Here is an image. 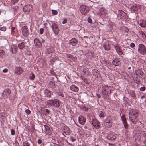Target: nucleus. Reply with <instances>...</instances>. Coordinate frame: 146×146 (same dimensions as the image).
Returning <instances> with one entry per match:
<instances>
[{"mask_svg":"<svg viewBox=\"0 0 146 146\" xmlns=\"http://www.w3.org/2000/svg\"><path fill=\"white\" fill-rule=\"evenodd\" d=\"M138 113L131 111L129 113V120L133 124H135L137 123L136 119L138 117Z\"/></svg>","mask_w":146,"mask_h":146,"instance_id":"f257e3e1","label":"nucleus"},{"mask_svg":"<svg viewBox=\"0 0 146 146\" xmlns=\"http://www.w3.org/2000/svg\"><path fill=\"white\" fill-rule=\"evenodd\" d=\"M101 89L102 94L106 95L109 96L111 92V87L108 85L103 86Z\"/></svg>","mask_w":146,"mask_h":146,"instance_id":"f03ea898","label":"nucleus"},{"mask_svg":"<svg viewBox=\"0 0 146 146\" xmlns=\"http://www.w3.org/2000/svg\"><path fill=\"white\" fill-rule=\"evenodd\" d=\"M47 103L48 105L56 107H59L60 104V101L57 99L48 100L47 102Z\"/></svg>","mask_w":146,"mask_h":146,"instance_id":"7ed1b4c3","label":"nucleus"},{"mask_svg":"<svg viewBox=\"0 0 146 146\" xmlns=\"http://www.w3.org/2000/svg\"><path fill=\"white\" fill-rule=\"evenodd\" d=\"M138 52L143 55L146 54V48L144 45L139 44L138 46Z\"/></svg>","mask_w":146,"mask_h":146,"instance_id":"20e7f679","label":"nucleus"},{"mask_svg":"<svg viewBox=\"0 0 146 146\" xmlns=\"http://www.w3.org/2000/svg\"><path fill=\"white\" fill-rule=\"evenodd\" d=\"M80 11L82 14L86 15L88 13L89 9L87 6L82 5L80 7Z\"/></svg>","mask_w":146,"mask_h":146,"instance_id":"39448f33","label":"nucleus"},{"mask_svg":"<svg viewBox=\"0 0 146 146\" xmlns=\"http://www.w3.org/2000/svg\"><path fill=\"white\" fill-rule=\"evenodd\" d=\"M104 125L107 128H110L112 125V121L111 118L110 117H108L104 121Z\"/></svg>","mask_w":146,"mask_h":146,"instance_id":"423d86ee","label":"nucleus"},{"mask_svg":"<svg viewBox=\"0 0 146 146\" xmlns=\"http://www.w3.org/2000/svg\"><path fill=\"white\" fill-rule=\"evenodd\" d=\"M11 90L10 89L7 88L5 89L2 93L1 96V98L4 99L7 98L11 93Z\"/></svg>","mask_w":146,"mask_h":146,"instance_id":"0eeeda50","label":"nucleus"},{"mask_svg":"<svg viewBox=\"0 0 146 146\" xmlns=\"http://www.w3.org/2000/svg\"><path fill=\"white\" fill-rule=\"evenodd\" d=\"M97 14L100 17L103 18L105 17L106 15V10L102 8L99 10L97 13Z\"/></svg>","mask_w":146,"mask_h":146,"instance_id":"6e6552de","label":"nucleus"},{"mask_svg":"<svg viewBox=\"0 0 146 146\" xmlns=\"http://www.w3.org/2000/svg\"><path fill=\"white\" fill-rule=\"evenodd\" d=\"M51 28L55 34L57 35L59 34L60 30L58 27L57 24L55 23H52L51 25Z\"/></svg>","mask_w":146,"mask_h":146,"instance_id":"1a4fd4ad","label":"nucleus"},{"mask_svg":"<svg viewBox=\"0 0 146 146\" xmlns=\"http://www.w3.org/2000/svg\"><path fill=\"white\" fill-rule=\"evenodd\" d=\"M92 123L93 126L96 129H98L100 128V123L96 119H93Z\"/></svg>","mask_w":146,"mask_h":146,"instance_id":"9d476101","label":"nucleus"},{"mask_svg":"<svg viewBox=\"0 0 146 146\" xmlns=\"http://www.w3.org/2000/svg\"><path fill=\"white\" fill-rule=\"evenodd\" d=\"M114 48L119 55H120L123 54L121 46L119 44H115L114 45Z\"/></svg>","mask_w":146,"mask_h":146,"instance_id":"9b49d317","label":"nucleus"},{"mask_svg":"<svg viewBox=\"0 0 146 146\" xmlns=\"http://www.w3.org/2000/svg\"><path fill=\"white\" fill-rule=\"evenodd\" d=\"M140 9V6L139 5L135 4L132 6L131 8V12L134 13L135 11H138Z\"/></svg>","mask_w":146,"mask_h":146,"instance_id":"f8f14e48","label":"nucleus"},{"mask_svg":"<svg viewBox=\"0 0 146 146\" xmlns=\"http://www.w3.org/2000/svg\"><path fill=\"white\" fill-rule=\"evenodd\" d=\"M118 16L120 19H125L126 18L127 15L122 10H119Z\"/></svg>","mask_w":146,"mask_h":146,"instance_id":"ddd939ff","label":"nucleus"},{"mask_svg":"<svg viewBox=\"0 0 146 146\" xmlns=\"http://www.w3.org/2000/svg\"><path fill=\"white\" fill-rule=\"evenodd\" d=\"M33 9V8L31 5H27L24 7L23 11L24 12L28 13L32 11Z\"/></svg>","mask_w":146,"mask_h":146,"instance_id":"4468645a","label":"nucleus"},{"mask_svg":"<svg viewBox=\"0 0 146 146\" xmlns=\"http://www.w3.org/2000/svg\"><path fill=\"white\" fill-rule=\"evenodd\" d=\"M22 31L23 35L25 37H27L29 33L27 27L26 26L23 27L22 28Z\"/></svg>","mask_w":146,"mask_h":146,"instance_id":"2eb2a0df","label":"nucleus"},{"mask_svg":"<svg viewBox=\"0 0 146 146\" xmlns=\"http://www.w3.org/2000/svg\"><path fill=\"white\" fill-rule=\"evenodd\" d=\"M14 71L15 74L20 75L22 73L23 70L21 67H15Z\"/></svg>","mask_w":146,"mask_h":146,"instance_id":"dca6fc26","label":"nucleus"},{"mask_svg":"<svg viewBox=\"0 0 146 146\" xmlns=\"http://www.w3.org/2000/svg\"><path fill=\"white\" fill-rule=\"evenodd\" d=\"M107 138L109 140L114 141L116 139V137L112 133H109L106 136Z\"/></svg>","mask_w":146,"mask_h":146,"instance_id":"f3484780","label":"nucleus"},{"mask_svg":"<svg viewBox=\"0 0 146 146\" xmlns=\"http://www.w3.org/2000/svg\"><path fill=\"white\" fill-rule=\"evenodd\" d=\"M103 47L104 49L106 50H110L111 48V46L109 42H104L103 44Z\"/></svg>","mask_w":146,"mask_h":146,"instance_id":"a211bd4d","label":"nucleus"},{"mask_svg":"<svg viewBox=\"0 0 146 146\" xmlns=\"http://www.w3.org/2000/svg\"><path fill=\"white\" fill-rule=\"evenodd\" d=\"M79 123L83 125L86 121V118L82 116H80L78 118Z\"/></svg>","mask_w":146,"mask_h":146,"instance_id":"6ab92c4d","label":"nucleus"},{"mask_svg":"<svg viewBox=\"0 0 146 146\" xmlns=\"http://www.w3.org/2000/svg\"><path fill=\"white\" fill-rule=\"evenodd\" d=\"M92 74L96 78L99 77L100 75L99 72L96 69H93L92 70Z\"/></svg>","mask_w":146,"mask_h":146,"instance_id":"aec40b11","label":"nucleus"},{"mask_svg":"<svg viewBox=\"0 0 146 146\" xmlns=\"http://www.w3.org/2000/svg\"><path fill=\"white\" fill-rule=\"evenodd\" d=\"M44 94L45 96L48 97H51V92L48 89H46L44 91Z\"/></svg>","mask_w":146,"mask_h":146,"instance_id":"412c9836","label":"nucleus"},{"mask_svg":"<svg viewBox=\"0 0 146 146\" xmlns=\"http://www.w3.org/2000/svg\"><path fill=\"white\" fill-rule=\"evenodd\" d=\"M77 43V40L75 38H72L69 41V44L70 45L75 46Z\"/></svg>","mask_w":146,"mask_h":146,"instance_id":"4be33fe9","label":"nucleus"},{"mask_svg":"<svg viewBox=\"0 0 146 146\" xmlns=\"http://www.w3.org/2000/svg\"><path fill=\"white\" fill-rule=\"evenodd\" d=\"M35 46L37 47H40L42 45L41 42L37 38H35L34 40Z\"/></svg>","mask_w":146,"mask_h":146,"instance_id":"5701e85b","label":"nucleus"},{"mask_svg":"<svg viewBox=\"0 0 146 146\" xmlns=\"http://www.w3.org/2000/svg\"><path fill=\"white\" fill-rule=\"evenodd\" d=\"M71 90L74 92H77L79 90V88L74 85H72L70 86Z\"/></svg>","mask_w":146,"mask_h":146,"instance_id":"b1692460","label":"nucleus"},{"mask_svg":"<svg viewBox=\"0 0 146 146\" xmlns=\"http://www.w3.org/2000/svg\"><path fill=\"white\" fill-rule=\"evenodd\" d=\"M42 130L44 129L46 133H50V128L48 125H44L42 127Z\"/></svg>","mask_w":146,"mask_h":146,"instance_id":"393cba45","label":"nucleus"},{"mask_svg":"<svg viewBox=\"0 0 146 146\" xmlns=\"http://www.w3.org/2000/svg\"><path fill=\"white\" fill-rule=\"evenodd\" d=\"M112 64L115 66H118L120 64V62L119 59H115L112 61Z\"/></svg>","mask_w":146,"mask_h":146,"instance_id":"a878e982","label":"nucleus"},{"mask_svg":"<svg viewBox=\"0 0 146 146\" xmlns=\"http://www.w3.org/2000/svg\"><path fill=\"white\" fill-rule=\"evenodd\" d=\"M11 51L13 54H15L17 52L18 48L17 46L14 45L11 46Z\"/></svg>","mask_w":146,"mask_h":146,"instance_id":"bb28decb","label":"nucleus"},{"mask_svg":"<svg viewBox=\"0 0 146 146\" xmlns=\"http://www.w3.org/2000/svg\"><path fill=\"white\" fill-rule=\"evenodd\" d=\"M128 92L129 94L134 98H135L136 97V94L134 90H130Z\"/></svg>","mask_w":146,"mask_h":146,"instance_id":"cd10ccee","label":"nucleus"},{"mask_svg":"<svg viewBox=\"0 0 146 146\" xmlns=\"http://www.w3.org/2000/svg\"><path fill=\"white\" fill-rule=\"evenodd\" d=\"M140 35L141 36V37L144 40H146V34H145L143 32L141 31H139L138 32Z\"/></svg>","mask_w":146,"mask_h":146,"instance_id":"c85d7f7f","label":"nucleus"},{"mask_svg":"<svg viewBox=\"0 0 146 146\" xmlns=\"http://www.w3.org/2000/svg\"><path fill=\"white\" fill-rule=\"evenodd\" d=\"M139 25L140 26L142 27H145L146 26V21L144 20L140 21Z\"/></svg>","mask_w":146,"mask_h":146,"instance_id":"c756f323","label":"nucleus"},{"mask_svg":"<svg viewBox=\"0 0 146 146\" xmlns=\"http://www.w3.org/2000/svg\"><path fill=\"white\" fill-rule=\"evenodd\" d=\"M135 73L137 76H141L143 75V72L140 70H137L135 71Z\"/></svg>","mask_w":146,"mask_h":146,"instance_id":"7c9ffc66","label":"nucleus"},{"mask_svg":"<svg viewBox=\"0 0 146 146\" xmlns=\"http://www.w3.org/2000/svg\"><path fill=\"white\" fill-rule=\"evenodd\" d=\"M63 132L66 135H69L70 133V131L69 129L68 128H66L65 129H64L63 131Z\"/></svg>","mask_w":146,"mask_h":146,"instance_id":"2f4dec72","label":"nucleus"},{"mask_svg":"<svg viewBox=\"0 0 146 146\" xmlns=\"http://www.w3.org/2000/svg\"><path fill=\"white\" fill-rule=\"evenodd\" d=\"M25 43L22 42L18 44V47L21 49H23L25 47Z\"/></svg>","mask_w":146,"mask_h":146,"instance_id":"473e14b6","label":"nucleus"},{"mask_svg":"<svg viewBox=\"0 0 146 146\" xmlns=\"http://www.w3.org/2000/svg\"><path fill=\"white\" fill-rule=\"evenodd\" d=\"M18 7L17 6H14L11 8L13 10L15 13L18 9Z\"/></svg>","mask_w":146,"mask_h":146,"instance_id":"72a5a7b5","label":"nucleus"},{"mask_svg":"<svg viewBox=\"0 0 146 146\" xmlns=\"http://www.w3.org/2000/svg\"><path fill=\"white\" fill-rule=\"evenodd\" d=\"M55 83L52 81H50L49 84V86L50 88L53 87L55 85Z\"/></svg>","mask_w":146,"mask_h":146,"instance_id":"f704fd0d","label":"nucleus"},{"mask_svg":"<svg viewBox=\"0 0 146 146\" xmlns=\"http://www.w3.org/2000/svg\"><path fill=\"white\" fill-rule=\"evenodd\" d=\"M99 116L100 118H104V114L102 111H100L99 113Z\"/></svg>","mask_w":146,"mask_h":146,"instance_id":"c9c22d12","label":"nucleus"},{"mask_svg":"<svg viewBox=\"0 0 146 146\" xmlns=\"http://www.w3.org/2000/svg\"><path fill=\"white\" fill-rule=\"evenodd\" d=\"M123 124L124 127L125 128L127 129L128 127V125L127 122V121H124L122 122Z\"/></svg>","mask_w":146,"mask_h":146,"instance_id":"e433bc0d","label":"nucleus"},{"mask_svg":"<svg viewBox=\"0 0 146 146\" xmlns=\"http://www.w3.org/2000/svg\"><path fill=\"white\" fill-rule=\"evenodd\" d=\"M30 144L27 141L23 142V143L22 146H30Z\"/></svg>","mask_w":146,"mask_h":146,"instance_id":"4c0bfd02","label":"nucleus"},{"mask_svg":"<svg viewBox=\"0 0 146 146\" xmlns=\"http://www.w3.org/2000/svg\"><path fill=\"white\" fill-rule=\"evenodd\" d=\"M134 81L137 84H139L140 83V80L137 77H136L134 79Z\"/></svg>","mask_w":146,"mask_h":146,"instance_id":"58836bf2","label":"nucleus"},{"mask_svg":"<svg viewBox=\"0 0 146 146\" xmlns=\"http://www.w3.org/2000/svg\"><path fill=\"white\" fill-rule=\"evenodd\" d=\"M29 78L31 80H33L35 78V75L33 73H31L29 76Z\"/></svg>","mask_w":146,"mask_h":146,"instance_id":"ea45409f","label":"nucleus"},{"mask_svg":"<svg viewBox=\"0 0 146 146\" xmlns=\"http://www.w3.org/2000/svg\"><path fill=\"white\" fill-rule=\"evenodd\" d=\"M5 55V52L1 50H0V57H3Z\"/></svg>","mask_w":146,"mask_h":146,"instance_id":"a19ab883","label":"nucleus"},{"mask_svg":"<svg viewBox=\"0 0 146 146\" xmlns=\"http://www.w3.org/2000/svg\"><path fill=\"white\" fill-rule=\"evenodd\" d=\"M122 122L126 121L125 117L124 115H123L121 117Z\"/></svg>","mask_w":146,"mask_h":146,"instance_id":"79ce46f5","label":"nucleus"},{"mask_svg":"<svg viewBox=\"0 0 146 146\" xmlns=\"http://www.w3.org/2000/svg\"><path fill=\"white\" fill-rule=\"evenodd\" d=\"M52 13L54 15H57L58 13V12L55 10H52Z\"/></svg>","mask_w":146,"mask_h":146,"instance_id":"37998d69","label":"nucleus"},{"mask_svg":"<svg viewBox=\"0 0 146 146\" xmlns=\"http://www.w3.org/2000/svg\"><path fill=\"white\" fill-rule=\"evenodd\" d=\"M70 140L72 142H74L76 141V139L74 137H71L70 138Z\"/></svg>","mask_w":146,"mask_h":146,"instance_id":"c03bdc74","label":"nucleus"},{"mask_svg":"<svg viewBox=\"0 0 146 146\" xmlns=\"http://www.w3.org/2000/svg\"><path fill=\"white\" fill-rule=\"evenodd\" d=\"M6 30V28L5 27H0V30L5 31Z\"/></svg>","mask_w":146,"mask_h":146,"instance_id":"a18cd8bd","label":"nucleus"},{"mask_svg":"<svg viewBox=\"0 0 146 146\" xmlns=\"http://www.w3.org/2000/svg\"><path fill=\"white\" fill-rule=\"evenodd\" d=\"M146 89V88L144 86L141 87L140 88L139 90L141 91H144Z\"/></svg>","mask_w":146,"mask_h":146,"instance_id":"49530a36","label":"nucleus"},{"mask_svg":"<svg viewBox=\"0 0 146 146\" xmlns=\"http://www.w3.org/2000/svg\"><path fill=\"white\" fill-rule=\"evenodd\" d=\"M58 95L61 96L62 97H64V95L63 93L61 92H59L58 93Z\"/></svg>","mask_w":146,"mask_h":146,"instance_id":"de8ad7c7","label":"nucleus"},{"mask_svg":"<svg viewBox=\"0 0 146 146\" xmlns=\"http://www.w3.org/2000/svg\"><path fill=\"white\" fill-rule=\"evenodd\" d=\"M11 134L13 135H14L15 134V131L14 129H12L11 130Z\"/></svg>","mask_w":146,"mask_h":146,"instance_id":"09e8293b","label":"nucleus"},{"mask_svg":"<svg viewBox=\"0 0 146 146\" xmlns=\"http://www.w3.org/2000/svg\"><path fill=\"white\" fill-rule=\"evenodd\" d=\"M44 31V30L43 28H41L40 29V33L41 34H42L43 33Z\"/></svg>","mask_w":146,"mask_h":146,"instance_id":"8fccbe9b","label":"nucleus"},{"mask_svg":"<svg viewBox=\"0 0 146 146\" xmlns=\"http://www.w3.org/2000/svg\"><path fill=\"white\" fill-rule=\"evenodd\" d=\"M82 80L84 81V82L86 83H88V80H87L85 78H82Z\"/></svg>","mask_w":146,"mask_h":146,"instance_id":"3c124183","label":"nucleus"},{"mask_svg":"<svg viewBox=\"0 0 146 146\" xmlns=\"http://www.w3.org/2000/svg\"><path fill=\"white\" fill-rule=\"evenodd\" d=\"M19 0H11V2L13 4H15L17 3Z\"/></svg>","mask_w":146,"mask_h":146,"instance_id":"603ef678","label":"nucleus"},{"mask_svg":"<svg viewBox=\"0 0 146 146\" xmlns=\"http://www.w3.org/2000/svg\"><path fill=\"white\" fill-rule=\"evenodd\" d=\"M25 112L28 114H29L31 113V111L29 110H25Z\"/></svg>","mask_w":146,"mask_h":146,"instance_id":"864d4df0","label":"nucleus"},{"mask_svg":"<svg viewBox=\"0 0 146 146\" xmlns=\"http://www.w3.org/2000/svg\"><path fill=\"white\" fill-rule=\"evenodd\" d=\"M130 46L131 48H133L135 46V44L133 43H131L130 44Z\"/></svg>","mask_w":146,"mask_h":146,"instance_id":"5fc2aeb1","label":"nucleus"},{"mask_svg":"<svg viewBox=\"0 0 146 146\" xmlns=\"http://www.w3.org/2000/svg\"><path fill=\"white\" fill-rule=\"evenodd\" d=\"M42 143V140L40 139H38L37 141V143L38 144H40Z\"/></svg>","mask_w":146,"mask_h":146,"instance_id":"6e6d98bb","label":"nucleus"},{"mask_svg":"<svg viewBox=\"0 0 146 146\" xmlns=\"http://www.w3.org/2000/svg\"><path fill=\"white\" fill-rule=\"evenodd\" d=\"M88 21L89 23H91L92 22V19L90 18H89L88 19Z\"/></svg>","mask_w":146,"mask_h":146,"instance_id":"4d7b16f0","label":"nucleus"},{"mask_svg":"<svg viewBox=\"0 0 146 146\" xmlns=\"http://www.w3.org/2000/svg\"><path fill=\"white\" fill-rule=\"evenodd\" d=\"M83 109L84 110H85L86 111H87L88 110V108L86 107H85V106L83 108Z\"/></svg>","mask_w":146,"mask_h":146,"instance_id":"13d9d810","label":"nucleus"},{"mask_svg":"<svg viewBox=\"0 0 146 146\" xmlns=\"http://www.w3.org/2000/svg\"><path fill=\"white\" fill-rule=\"evenodd\" d=\"M8 69H7L5 68L3 69V72L4 73H6L8 71Z\"/></svg>","mask_w":146,"mask_h":146,"instance_id":"bf43d9fd","label":"nucleus"},{"mask_svg":"<svg viewBox=\"0 0 146 146\" xmlns=\"http://www.w3.org/2000/svg\"><path fill=\"white\" fill-rule=\"evenodd\" d=\"M67 22V20L66 19H64L62 21L63 24H65Z\"/></svg>","mask_w":146,"mask_h":146,"instance_id":"052dcab7","label":"nucleus"},{"mask_svg":"<svg viewBox=\"0 0 146 146\" xmlns=\"http://www.w3.org/2000/svg\"><path fill=\"white\" fill-rule=\"evenodd\" d=\"M47 23H44L43 24V25L44 26V27L46 28H47Z\"/></svg>","mask_w":146,"mask_h":146,"instance_id":"680f3d73","label":"nucleus"},{"mask_svg":"<svg viewBox=\"0 0 146 146\" xmlns=\"http://www.w3.org/2000/svg\"><path fill=\"white\" fill-rule=\"evenodd\" d=\"M96 96L98 98H100V97H101V96L100 94H96Z\"/></svg>","mask_w":146,"mask_h":146,"instance_id":"e2e57ef3","label":"nucleus"},{"mask_svg":"<svg viewBox=\"0 0 146 146\" xmlns=\"http://www.w3.org/2000/svg\"><path fill=\"white\" fill-rule=\"evenodd\" d=\"M45 111L46 112L48 113V114L49 113H50V111L48 109H46L45 110Z\"/></svg>","mask_w":146,"mask_h":146,"instance_id":"0e129e2a","label":"nucleus"},{"mask_svg":"<svg viewBox=\"0 0 146 146\" xmlns=\"http://www.w3.org/2000/svg\"><path fill=\"white\" fill-rule=\"evenodd\" d=\"M143 143L146 146V139L143 141Z\"/></svg>","mask_w":146,"mask_h":146,"instance_id":"69168bd1","label":"nucleus"},{"mask_svg":"<svg viewBox=\"0 0 146 146\" xmlns=\"http://www.w3.org/2000/svg\"><path fill=\"white\" fill-rule=\"evenodd\" d=\"M145 98V96H144V95H143V96H142L141 97V99H143V98Z\"/></svg>","mask_w":146,"mask_h":146,"instance_id":"338daca9","label":"nucleus"},{"mask_svg":"<svg viewBox=\"0 0 146 146\" xmlns=\"http://www.w3.org/2000/svg\"><path fill=\"white\" fill-rule=\"evenodd\" d=\"M109 146H115L114 145L111 144H109Z\"/></svg>","mask_w":146,"mask_h":146,"instance_id":"774afa93","label":"nucleus"}]
</instances>
